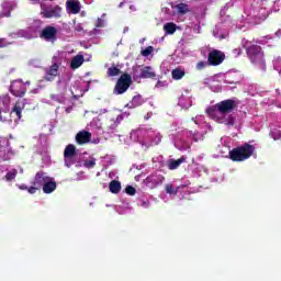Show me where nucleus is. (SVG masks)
<instances>
[{
  "label": "nucleus",
  "mask_w": 281,
  "mask_h": 281,
  "mask_svg": "<svg viewBox=\"0 0 281 281\" xmlns=\"http://www.w3.org/2000/svg\"><path fill=\"white\" fill-rule=\"evenodd\" d=\"M140 78H151V80H155V78H157V74L153 71V68L150 66H145L140 71Z\"/></svg>",
  "instance_id": "nucleus-17"
},
{
  "label": "nucleus",
  "mask_w": 281,
  "mask_h": 281,
  "mask_svg": "<svg viewBox=\"0 0 281 281\" xmlns=\"http://www.w3.org/2000/svg\"><path fill=\"white\" fill-rule=\"evenodd\" d=\"M256 150V147H254V145H250L248 143L238 146L236 148H233L228 155H229V159L232 161H247V159H249V157H251V155H254Z\"/></svg>",
  "instance_id": "nucleus-2"
},
{
  "label": "nucleus",
  "mask_w": 281,
  "mask_h": 281,
  "mask_svg": "<svg viewBox=\"0 0 281 281\" xmlns=\"http://www.w3.org/2000/svg\"><path fill=\"white\" fill-rule=\"evenodd\" d=\"M103 26H104V20L99 18L95 22V27H103Z\"/></svg>",
  "instance_id": "nucleus-36"
},
{
  "label": "nucleus",
  "mask_w": 281,
  "mask_h": 281,
  "mask_svg": "<svg viewBox=\"0 0 281 281\" xmlns=\"http://www.w3.org/2000/svg\"><path fill=\"white\" fill-rule=\"evenodd\" d=\"M40 38L47 43H56L58 38V29L52 25L45 26L40 33Z\"/></svg>",
  "instance_id": "nucleus-4"
},
{
  "label": "nucleus",
  "mask_w": 281,
  "mask_h": 281,
  "mask_svg": "<svg viewBox=\"0 0 281 281\" xmlns=\"http://www.w3.org/2000/svg\"><path fill=\"white\" fill-rule=\"evenodd\" d=\"M46 181H49V176H47L45 171H37L33 179L32 186H36L41 190Z\"/></svg>",
  "instance_id": "nucleus-12"
},
{
  "label": "nucleus",
  "mask_w": 281,
  "mask_h": 281,
  "mask_svg": "<svg viewBox=\"0 0 281 281\" xmlns=\"http://www.w3.org/2000/svg\"><path fill=\"white\" fill-rule=\"evenodd\" d=\"M146 183H151L153 188H157V186L164 183V177L153 173L146 178Z\"/></svg>",
  "instance_id": "nucleus-16"
},
{
  "label": "nucleus",
  "mask_w": 281,
  "mask_h": 281,
  "mask_svg": "<svg viewBox=\"0 0 281 281\" xmlns=\"http://www.w3.org/2000/svg\"><path fill=\"white\" fill-rule=\"evenodd\" d=\"M131 85H133V77L126 72L121 75L114 87L115 95H122V93H126V91H128L131 88Z\"/></svg>",
  "instance_id": "nucleus-3"
},
{
  "label": "nucleus",
  "mask_w": 281,
  "mask_h": 281,
  "mask_svg": "<svg viewBox=\"0 0 281 281\" xmlns=\"http://www.w3.org/2000/svg\"><path fill=\"white\" fill-rule=\"evenodd\" d=\"M37 190H41L37 186H32V187H29V189H27V192H29V194H36V191Z\"/></svg>",
  "instance_id": "nucleus-34"
},
{
  "label": "nucleus",
  "mask_w": 281,
  "mask_h": 281,
  "mask_svg": "<svg viewBox=\"0 0 281 281\" xmlns=\"http://www.w3.org/2000/svg\"><path fill=\"white\" fill-rule=\"evenodd\" d=\"M41 14L44 15V19H60L63 16V8L58 5L45 8Z\"/></svg>",
  "instance_id": "nucleus-9"
},
{
  "label": "nucleus",
  "mask_w": 281,
  "mask_h": 281,
  "mask_svg": "<svg viewBox=\"0 0 281 281\" xmlns=\"http://www.w3.org/2000/svg\"><path fill=\"white\" fill-rule=\"evenodd\" d=\"M23 109H25V99H19L13 105L11 113H15L18 120L23 117Z\"/></svg>",
  "instance_id": "nucleus-15"
},
{
  "label": "nucleus",
  "mask_w": 281,
  "mask_h": 281,
  "mask_svg": "<svg viewBox=\"0 0 281 281\" xmlns=\"http://www.w3.org/2000/svg\"><path fill=\"white\" fill-rule=\"evenodd\" d=\"M80 1L78 0H67L66 10L68 14H80Z\"/></svg>",
  "instance_id": "nucleus-14"
},
{
  "label": "nucleus",
  "mask_w": 281,
  "mask_h": 281,
  "mask_svg": "<svg viewBox=\"0 0 281 281\" xmlns=\"http://www.w3.org/2000/svg\"><path fill=\"white\" fill-rule=\"evenodd\" d=\"M122 74V70L117 68V66H112L108 69V76L109 78H113L115 76H120Z\"/></svg>",
  "instance_id": "nucleus-26"
},
{
  "label": "nucleus",
  "mask_w": 281,
  "mask_h": 281,
  "mask_svg": "<svg viewBox=\"0 0 281 281\" xmlns=\"http://www.w3.org/2000/svg\"><path fill=\"white\" fill-rule=\"evenodd\" d=\"M237 108H238V103H236V101L232 99H227L217 103V111L222 115L232 113V111H234Z\"/></svg>",
  "instance_id": "nucleus-7"
},
{
  "label": "nucleus",
  "mask_w": 281,
  "mask_h": 281,
  "mask_svg": "<svg viewBox=\"0 0 281 281\" xmlns=\"http://www.w3.org/2000/svg\"><path fill=\"white\" fill-rule=\"evenodd\" d=\"M124 120V116L117 112H111L108 115V126L112 130L115 131L117 126H120V123Z\"/></svg>",
  "instance_id": "nucleus-11"
},
{
  "label": "nucleus",
  "mask_w": 281,
  "mask_h": 281,
  "mask_svg": "<svg viewBox=\"0 0 281 281\" xmlns=\"http://www.w3.org/2000/svg\"><path fill=\"white\" fill-rule=\"evenodd\" d=\"M85 168H95V158H92L91 160H86L83 162Z\"/></svg>",
  "instance_id": "nucleus-33"
},
{
  "label": "nucleus",
  "mask_w": 281,
  "mask_h": 281,
  "mask_svg": "<svg viewBox=\"0 0 281 281\" xmlns=\"http://www.w3.org/2000/svg\"><path fill=\"white\" fill-rule=\"evenodd\" d=\"M186 157H181L177 160H169L168 168L169 170H177L181 164H184Z\"/></svg>",
  "instance_id": "nucleus-23"
},
{
  "label": "nucleus",
  "mask_w": 281,
  "mask_h": 281,
  "mask_svg": "<svg viewBox=\"0 0 281 281\" xmlns=\"http://www.w3.org/2000/svg\"><path fill=\"white\" fill-rule=\"evenodd\" d=\"M18 171L16 169H13L5 175L7 181H13V179H16Z\"/></svg>",
  "instance_id": "nucleus-29"
},
{
  "label": "nucleus",
  "mask_w": 281,
  "mask_h": 281,
  "mask_svg": "<svg viewBox=\"0 0 281 281\" xmlns=\"http://www.w3.org/2000/svg\"><path fill=\"white\" fill-rule=\"evenodd\" d=\"M204 67H207V63H205V61H199V63L196 64V69H198L199 71L203 70Z\"/></svg>",
  "instance_id": "nucleus-35"
},
{
  "label": "nucleus",
  "mask_w": 281,
  "mask_h": 281,
  "mask_svg": "<svg viewBox=\"0 0 281 281\" xmlns=\"http://www.w3.org/2000/svg\"><path fill=\"white\" fill-rule=\"evenodd\" d=\"M205 113L209 115V117H212L213 120H217L218 115V103L215 105H211L206 108Z\"/></svg>",
  "instance_id": "nucleus-22"
},
{
  "label": "nucleus",
  "mask_w": 281,
  "mask_h": 281,
  "mask_svg": "<svg viewBox=\"0 0 281 281\" xmlns=\"http://www.w3.org/2000/svg\"><path fill=\"white\" fill-rule=\"evenodd\" d=\"M175 10H177L178 14H180L181 16L192 12V10H190V5L183 2L176 4Z\"/></svg>",
  "instance_id": "nucleus-20"
},
{
  "label": "nucleus",
  "mask_w": 281,
  "mask_h": 281,
  "mask_svg": "<svg viewBox=\"0 0 281 281\" xmlns=\"http://www.w3.org/2000/svg\"><path fill=\"white\" fill-rule=\"evenodd\" d=\"M19 188L20 190H29V187L26 184H20Z\"/></svg>",
  "instance_id": "nucleus-38"
},
{
  "label": "nucleus",
  "mask_w": 281,
  "mask_h": 281,
  "mask_svg": "<svg viewBox=\"0 0 281 281\" xmlns=\"http://www.w3.org/2000/svg\"><path fill=\"white\" fill-rule=\"evenodd\" d=\"M246 54L255 67H258L261 71H267V60L261 46L250 45L246 48Z\"/></svg>",
  "instance_id": "nucleus-1"
},
{
  "label": "nucleus",
  "mask_w": 281,
  "mask_h": 281,
  "mask_svg": "<svg viewBox=\"0 0 281 281\" xmlns=\"http://www.w3.org/2000/svg\"><path fill=\"white\" fill-rule=\"evenodd\" d=\"M10 93L15 98H23L27 93V87L21 80H14L10 85Z\"/></svg>",
  "instance_id": "nucleus-6"
},
{
  "label": "nucleus",
  "mask_w": 281,
  "mask_h": 281,
  "mask_svg": "<svg viewBox=\"0 0 281 281\" xmlns=\"http://www.w3.org/2000/svg\"><path fill=\"white\" fill-rule=\"evenodd\" d=\"M125 192L126 194H128L130 196H135V194L137 193V190L133 187V186H127L125 188Z\"/></svg>",
  "instance_id": "nucleus-31"
},
{
  "label": "nucleus",
  "mask_w": 281,
  "mask_h": 281,
  "mask_svg": "<svg viewBox=\"0 0 281 281\" xmlns=\"http://www.w3.org/2000/svg\"><path fill=\"white\" fill-rule=\"evenodd\" d=\"M153 52H155V47L147 46L145 49H143L140 52V54H142V56L148 57V56H150V54H153Z\"/></svg>",
  "instance_id": "nucleus-30"
},
{
  "label": "nucleus",
  "mask_w": 281,
  "mask_h": 281,
  "mask_svg": "<svg viewBox=\"0 0 281 281\" xmlns=\"http://www.w3.org/2000/svg\"><path fill=\"white\" fill-rule=\"evenodd\" d=\"M75 139L77 144H79V146L89 144V142H91V132L85 130L80 131L79 133H77Z\"/></svg>",
  "instance_id": "nucleus-13"
},
{
  "label": "nucleus",
  "mask_w": 281,
  "mask_h": 281,
  "mask_svg": "<svg viewBox=\"0 0 281 281\" xmlns=\"http://www.w3.org/2000/svg\"><path fill=\"white\" fill-rule=\"evenodd\" d=\"M75 30H76V32H82V26H80V25H77L76 27H75Z\"/></svg>",
  "instance_id": "nucleus-39"
},
{
  "label": "nucleus",
  "mask_w": 281,
  "mask_h": 281,
  "mask_svg": "<svg viewBox=\"0 0 281 281\" xmlns=\"http://www.w3.org/2000/svg\"><path fill=\"white\" fill-rule=\"evenodd\" d=\"M78 155V149H76V145L69 144L65 147L64 150V159H65V167L71 168L74 166V157Z\"/></svg>",
  "instance_id": "nucleus-5"
},
{
  "label": "nucleus",
  "mask_w": 281,
  "mask_h": 281,
  "mask_svg": "<svg viewBox=\"0 0 281 281\" xmlns=\"http://www.w3.org/2000/svg\"><path fill=\"white\" fill-rule=\"evenodd\" d=\"M60 69V65L54 63L48 68H45V76L44 80L46 82H54L56 80V77L58 76V70Z\"/></svg>",
  "instance_id": "nucleus-10"
},
{
  "label": "nucleus",
  "mask_w": 281,
  "mask_h": 281,
  "mask_svg": "<svg viewBox=\"0 0 281 281\" xmlns=\"http://www.w3.org/2000/svg\"><path fill=\"white\" fill-rule=\"evenodd\" d=\"M0 47L1 48L7 47L5 38H0Z\"/></svg>",
  "instance_id": "nucleus-37"
},
{
  "label": "nucleus",
  "mask_w": 281,
  "mask_h": 281,
  "mask_svg": "<svg viewBox=\"0 0 281 281\" xmlns=\"http://www.w3.org/2000/svg\"><path fill=\"white\" fill-rule=\"evenodd\" d=\"M164 31L166 34H175L177 32V24L169 22L164 25Z\"/></svg>",
  "instance_id": "nucleus-24"
},
{
  "label": "nucleus",
  "mask_w": 281,
  "mask_h": 281,
  "mask_svg": "<svg viewBox=\"0 0 281 281\" xmlns=\"http://www.w3.org/2000/svg\"><path fill=\"white\" fill-rule=\"evenodd\" d=\"M85 63V56L76 55L70 61V69H78L82 67Z\"/></svg>",
  "instance_id": "nucleus-18"
},
{
  "label": "nucleus",
  "mask_w": 281,
  "mask_h": 281,
  "mask_svg": "<svg viewBox=\"0 0 281 281\" xmlns=\"http://www.w3.org/2000/svg\"><path fill=\"white\" fill-rule=\"evenodd\" d=\"M128 109H135L136 106H142V95H135L132 102L127 104Z\"/></svg>",
  "instance_id": "nucleus-25"
},
{
  "label": "nucleus",
  "mask_w": 281,
  "mask_h": 281,
  "mask_svg": "<svg viewBox=\"0 0 281 281\" xmlns=\"http://www.w3.org/2000/svg\"><path fill=\"white\" fill-rule=\"evenodd\" d=\"M56 181H52V178H49L46 183L42 187V190L45 194H52L54 190H56Z\"/></svg>",
  "instance_id": "nucleus-19"
},
{
  "label": "nucleus",
  "mask_w": 281,
  "mask_h": 281,
  "mask_svg": "<svg viewBox=\"0 0 281 281\" xmlns=\"http://www.w3.org/2000/svg\"><path fill=\"white\" fill-rule=\"evenodd\" d=\"M109 189L112 194H120L122 191V183L117 180H112L109 184Z\"/></svg>",
  "instance_id": "nucleus-21"
},
{
  "label": "nucleus",
  "mask_w": 281,
  "mask_h": 281,
  "mask_svg": "<svg viewBox=\"0 0 281 281\" xmlns=\"http://www.w3.org/2000/svg\"><path fill=\"white\" fill-rule=\"evenodd\" d=\"M209 65L211 67H217V65H222L223 60H225V53L218 50V49H213L209 53Z\"/></svg>",
  "instance_id": "nucleus-8"
},
{
  "label": "nucleus",
  "mask_w": 281,
  "mask_h": 281,
  "mask_svg": "<svg viewBox=\"0 0 281 281\" xmlns=\"http://www.w3.org/2000/svg\"><path fill=\"white\" fill-rule=\"evenodd\" d=\"M171 76L173 78V80H181V78H183V76H186V71L176 68L172 70Z\"/></svg>",
  "instance_id": "nucleus-27"
},
{
  "label": "nucleus",
  "mask_w": 281,
  "mask_h": 281,
  "mask_svg": "<svg viewBox=\"0 0 281 281\" xmlns=\"http://www.w3.org/2000/svg\"><path fill=\"white\" fill-rule=\"evenodd\" d=\"M166 192L167 194H177L179 191L175 190V186L166 184Z\"/></svg>",
  "instance_id": "nucleus-32"
},
{
  "label": "nucleus",
  "mask_w": 281,
  "mask_h": 281,
  "mask_svg": "<svg viewBox=\"0 0 281 281\" xmlns=\"http://www.w3.org/2000/svg\"><path fill=\"white\" fill-rule=\"evenodd\" d=\"M3 120V116H1V110H0V122Z\"/></svg>",
  "instance_id": "nucleus-40"
},
{
  "label": "nucleus",
  "mask_w": 281,
  "mask_h": 281,
  "mask_svg": "<svg viewBox=\"0 0 281 281\" xmlns=\"http://www.w3.org/2000/svg\"><path fill=\"white\" fill-rule=\"evenodd\" d=\"M223 124L226 126H234L236 124V116L228 115V117L223 121Z\"/></svg>",
  "instance_id": "nucleus-28"
}]
</instances>
